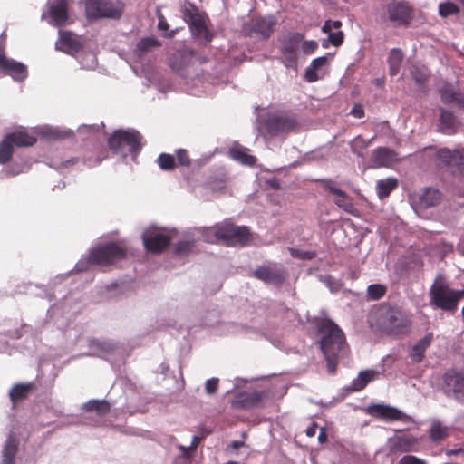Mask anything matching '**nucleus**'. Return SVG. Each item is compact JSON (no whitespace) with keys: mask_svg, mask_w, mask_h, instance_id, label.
<instances>
[{"mask_svg":"<svg viewBox=\"0 0 464 464\" xmlns=\"http://www.w3.org/2000/svg\"><path fill=\"white\" fill-rule=\"evenodd\" d=\"M91 348H96L102 352H111L113 350L112 344L106 343L104 341H101L99 339H92L89 343Z\"/></svg>","mask_w":464,"mask_h":464,"instance_id":"nucleus-51","label":"nucleus"},{"mask_svg":"<svg viewBox=\"0 0 464 464\" xmlns=\"http://www.w3.org/2000/svg\"><path fill=\"white\" fill-rule=\"evenodd\" d=\"M308 322L314 324L322 335L320 348L327 362L330 373H334L340 358L347 354V343L343 332L329 318L308 317Z\"/></svg>","mask_w":464,"mask_h":464,"instance_id":"nucleus-1","label":"nucleus"},{"mask_svg":"<svg viewBox=\"0 0 464 464\" xmlns=\"http://www.w3.org/2000/svg\"><path fill=\"white\" fill-rule=\"evenodd\" d=\"M318 47L315 41H304L302 46L303 52L306 54L314 53Z\"/></svg>","mask_w":464,"mask_h":464,"instance_id":"nucleus-57","label":"nucleus"},{"mask_svg":"<svg viewBox=\"0 0 464 464\" xmlns=\"http://www.w3.org/2000/svg\"><path fill=\"white\" fill-rule=\"evenodd\" d=\"M219 380L218 378H211L206 382L205 390L208 394H214L218 388Z\"/></svg>","mask_w":464,"mask_h":464,"instance_id":"nucleus-56","label":"nucleus"},{"mask_svg":"<svg viewBox=\"0 0 464 464\" xmlns=\"http://www.w3.org/2000/svg\"><path fill=\"white\" fill-rule=\"evenodd\" d=\"M78 162H79L78 158H72L66 161L62 162L59 168H67L70 166H73L74 164H76Z\"/></svg>","mask_w":464,"mask_h":464,"instance_id":"nucleus-61","label":"nucleus"},{"mask_svg":"<svg viewBox=\"0 0 464 464\" xmlns=\"http://www.w3.org/2000/svg\"><path fill=\"white\" fill-rule=\"evenodd\" d=\"M265 126L269 134L278 136L296 130L298 122L294 116L285 113H273L266 117Z\"/></svg>","mask_w":464,"mask_h":464,"instance_id":"nucleus-14","label":"nucleus"},{"mask_svg":"<svg viewBox=\"0 0 464 464\" xmlns=\"http://www.w3.org/2000/svg\"><path fill=\"white\" fill-rule=\"evenodd\" d=\"M318 425L316 422H313L310 427L307 428L305 433L307 437H314L316 433Z\"/></svg>","mask_w":464,"mask_h":464,"instance_id":"nucleus-60","label":"nucleus"},{"mask_svg":"<svg viewBox=\"0 0 464 464\" xmlns=\"http://www.w3.org/2000/svg\"><path fill=\"white\" fill-rule=\"evenodd\" d=\"M145 249L153 254L162 253L168 248L172 239L171 236L163 229L150 227L142 234Z\"/></svg>","mask_w":464,"mask_h":464,"instance_id":"nucleus-12","label":"nucleus"},{"mask_svg":"<svg viewBox=\"0 0 464 464\" xmlns=\"http://www.w3.org/2000/svg\"><path fill=\"white\" fill-rule=\"evenodd\" d=\"M156 162L160 169L164 171H172L177 167L175 156L169 153H160Z\"/></svg>","mask_w":464,"mask_h":464,"instance_id":"nucleus-41","label":"nucleus"},{"mask_svg":"<svg viewBox=\"0 0 464 464\" xmlns=\"http://www.w3.org/2000/svg\"><path fill=\"white\" fill-rule=\"evenodd\" d=\"M439 159L449 167H456L460 174H464V156L461 150L440 149L437 153Z\"/></svg>","mask_w":464,"mask_h":464,"instance_id":"nucleus-26","label":"nucleus"},{"mask_svg":"<svg viewBox=\"0 0 464 464\" xmlns=\"http://www.w3.org/2000/svg\"><path fill=\"white\" fill-rule=\"evenodd\" d=\"M411 75L414 82L419 85L425 83L429 78V73L427 72L426 69H422L418 66H413L411 69Z\"/></svg>","mask_w":464,"mask_h":464,"instance_id":"nucleus-48","label":"nucleus"},{"mask_svg":"<svg viewBox=\"0 0 464 464\" xmlns=\"http://www.w3.org/2000/svg\"><path fill=\"white\" fill-rule=\"evenodd\" d=\"M252 276L266 284L281 287L288 277V272L281 265L268 264L257 266Z\"/></svg>","mask_w":464,"mask_h":464,"instance_id":"nucleus-11","label":"nucleus"},{"mask_svg":"<svg viewBox=\"0 0 464 464\" xmlns=\"http://www.w3.org/2000/svg\"><path fill=\"white\" fill-rule=\"evenodd\" d=\"M378 324L384 332L400 334L409 326L410 321L401 308L388 305L380 308Z\"/></svg>","mask_w":464,"mask_h":464,"instance_id":"nucleus-6","label":"nucleus"},{"mask_svg":"<svg viewBox=\"0 0 464 464\" xmlns=\"http://www.w3.org/2000/svg\"><path fill=\"white\" fill-rule=\"evenodd\" d=\"M303 37L304 36L301 34H294L284 41L282 44V53L288 63V66L295 63L297 58L296 53Z\"/></svg>","mask_w":464,"mask_h":464,"instance_id":"nucleus-28","label":"nucleus"},{"mask_svg":"<svg viewBox=\"0 0 464 464\" xmlns=\"http://www.w3.org/2000/svg\"><path fill=\"white\" fill-rule=\"evenodd\" d=\"M228 181L227 171L223 168L213 170L207 178L204 187L212 192H218L224 189Z\"/></svg>","mask_w":464,"mask_h":464,"instance_id":"nucleus-29","label":"nucleus"},{"mask_svg":"<svg viewBox=\"0 0 464 464\" xmlns=\"http://www.w3.org/2000/svg\"><path fill=\"white\" fill-rule=\"evenodd\" d=\"M24 166V164L20 163L8 165L7 167H5L4 169H2V172H5V174L8 177H13L23 172Z\"/></svg>","mask_w":464,"mask_h":464,"instance_id":"nucleus-52","label":"nucleus"},{"mask_svg":"<svg viewBox=\"0 0 464 464\" xmlns=\"http://www.w3.org/2000/svg\"><path fill=\"white\" fill-rule=\"evenodd\" d=\"M397 464H427L425 460L420 459L413 455L403 456Z\"/></svg>","mask_w":464,"mask_h":464,"instance_id":"nucleus-55","label":"nucleus"},{"mask_svg":"<svg viewBox=\"0 0 464 464\" xmlns=\"http://www.w3.org/2000/svg\"><path fill=\"white\" fill-rule=\"evenodd\" d=\"M368 411L372 416L386 420H410L411 418L399 409L389 405L375 404L369 407Z\"/></svg>","mask_w":464,"mask_h":464,"instance_id":"nucleus-18","label":"nucleus"},{"mask_svg":"<svg viewBox=\"0 0 464 464\" xmlns=\"http://www.w3.org/2000/svg\"><path fill=\"white\" fill-rule=\"evenodd\" d=\"M433 335L432 334H426L420 339L412 348L410 356L414 362H420L424 358L426 349L430 345Z\"/></svg>","mask_w":464,"mask_h":464,"instance_id":"nucleus-34","label":"nucleus"},{"mask_svg":"<svg viewBox=\"0 0 464 464\" xmlns=\"http://www.w3.org/2000/svg\"><path fill=\"white\" fill-rule=\"evenodd\" d=\"M440 123L441 130L444 133L450 134L453 132L456 125V117L453 112L444 108H440Z\"/></svg>","mask_w":464,"mask_h":464,"instance_id":"nucleus-36","label":"nucleus"},{"mask_svg":"<svg viewBox=\"0 0 464 464\" xmlns=\"http://www.w3.org/2000/svg\"><path fill=\"white\" fill-rule=\"evenodd\" d=\"M379 376V372L375 370L361 371L356 379L352 383L344 388L347 392H360L363 390L366 385Z\"/></svg>","mask_w":464,"mask_h":464,"instance_id":"nucleus-30","label":"nucleus"},{"mask_svg":"<svg viewBox=\"0 0 464 464\" xmlns=\"http://www.w3.org/2000/svg\"><path fill=\"white\" fill-rule=\"evenodd\" d=\"M454 296L456 298V304L458 305L459 302L464 297V289H462V290H455Z\"/></svg>","mask_w":464,"mask_h":464,"instance_id":"nucleus-64","label":"nucleus"},{"mask_svg":"<svg viewBox=\"0 0 464 464\" xmlns=\"http://www.w3.org/2000/svg\"><path fill=\"white\" fill-rule=\"evenodd\" d=\"M459 13V7L453 2L447 1L439 5V14L442 17L457 14Z\"/></svg>","mask_w":464,"mask_h":464,"instance_id":"nucleus-46","label":"nucleus"},{"mask_svg":"<svg viewBox=\"0 0 464 464\" xmlns=\"http://www.w3.org/2000/svg\"><path fill=\"white\" fill-rule=\"evenodd\" d=\"M276 20L273 17H253L243 27L244 34L259 40L268 39L274 32Z\"/></svg>","mask_w":464,"mask_h":464,"instance_id":"nucleus-13","label":"nucleus"},{"mask_svg":"<svg viewBox=\"0 0 464 464\" xmlns=\"http://www.w3.org/2000/svg\"><path fill=\"white\" fill-rule=\"evenodd\" d=\"M267 396L265 391L239 392L234 395L230 403L236 410H249L258 408L262 405L263 400Z\"/></svg>","mask_w":464,"mask_h":464,"instance_id":"nucleus-17","label":"nucleus"},{"mask_svg":"<svg viewBox=\"0 0 464 464\" xmlns=\"http://www.w3.org/2000/svg\"><path fill=\"white\" fill-rule=\"evenodd\" d=\"M82 409L85 412H95L99 417H103L111 411V404L106 400H90Z\"/></svg>","mask_w":464,"mask_h":464,"instance_id":"nucleus-32","label":"nucleus"},{"mask_svg":"<svg viewBox=\"0 0 464 464\" xmlns=\"http://www.w3.org/2000/svg\"><path fill=\"white\" fill-rule=\"evenodd\" d=\"M247 152L248 149L236 143L229 150V156L232 159L241 162L242 164L254 166L256 164V159L255 156H252Z\"/></svg>","mask_w":464,"mask_h":464,"instance_id":"nucleus-33","label":"nucleus"},{"mask_svg":"<svg viewBox=\"0 0 464 464\" xmlns=\"http://www.w3.org/2000/svg\"><path fill=\"white\" fill-rule=\"evenodd\" d=\"M220 232L223 237V244L227 246H244L252 240L251 232L246 226H237L231 222H224Z\"/></svg>","mask_w":464,"mask_h":464,"instance_id":"nucleus-10","label":"nucleus"},{"mask_svg":"<svg viewBox=\"0 0 464 464\" xmlns=\"http://www.w3.org/2000/svg\"><path fill=\"white\" fill-rule=\"evenodd\" d=\"M24 166V164L20 163L8 165L7 167H5L4 169H2V172H5V174L8 177H13L23 172Z\"/></svg>","mask_w":464,"mask_h":464,"instance_id":"nucleus-53","label":"nucleus"},{"mask_svg":"<svg viewBox=\"0 0 464 464\" xmlns=\"http://www.w3.org/2000/svg\"><path fill=\"white\" fill-rule=\"evenodd\" d=\"M321 184L323 188L331 194L337 196L339 198L334 203L345 211H350L353 208L352 200L347 193L335 187V181L331 179H320L316 180Z\"/></svg>","mask_w":464,"mask_h":464,"instance_id":"nucleus-19","label":"nucleus"},{"mask_svg":"<svg viewBox=\"0 0 464 464\" xmlns=\"http://www.w3.org/2000/svg\"><path fill=\"white\" fill-rule=\"evenodd\" d=\"M440 388L447 398L464 404V370H446L441 375Z\"/></svg>","mask_w":464,"mask_h":464,"instance_id":"nucleus-5","label":"nucleus"},{"mask_svg":"<svg viewBox=\"0 0 464 464\" xmlns=\"http://www.w3.org/2000/svg\"><path fill=\"white\" fill-rule=\"evenodd\" d=\"M128 249L121 242L111 241L98 244L89 250L88 255L75 265V271L85 272L90 266H108L114 265L127 256Z\"/></svg>","mask_w":464,"mask_h":464,"instance_id":"nucleus-2","label":"nucleus"},{"mask_svg":"<svg viewBox=\"0 0 464 464\" xmlns=\"http://www.w3.org/2000/svg\"><path fill=\"white\" fill-rule=\"evenodd\" d=\"M397 187L398 179L395 178H387L378 180L376 185L378 197L381 199L387 198Z\"/></svg>","mask_w":464,"mask_h":464,"instance_id":"nucleus-35","label":"nucleus"},{"mask_svg":"<svg viewBox=\"0 0 464 464\" xmlns=\"http://www.w3.org/2000/svg\"><path fill=\"white\" fill-rule=\"evenodd\" d=\"M459 91L454 89L450 84H445L439 90L440 99L445 104L453 103V101L456 95L459 93Z\"/></svg>","mask_w":464,"mask_h":464,"instance_id":"nucleus-44","label":"nucleus"},{"mask_svg":"<svg viewBox=\"0 0 464 464\" xmlns=\"http://www.w3.org/2000/svg\"><path fill=\"white\" fill-rule=\"evenodd\" d=\"M318 440L320 443H324L327 440V433L325 428H321L320 433L318 436Z\"/></svg>","mask_w":464,"mask_h":464,"instance_id":"nucleus-62","label":"nucleus"},{"mask_svg":"<svg viewBox=\"0 0 464 464\" xmlns=\"http://www.w3.org/2000/svg\"><path fill=\"white\" fill-rule=\"evenodd\" d=\"M453 103L459 108V109H464V93L461 92H459V93L456 95Z\"/></svg>","mask_w":464,"mask_h":464,"instance_id":"nucleus-59","label":"nucleus"},{"mask_svg":"<svg viewBox=\"0 0 464 464\" xmlns=\"http://www.w3.org/2000/svg\"><path fill=\"white\" fill-rule=\"evenodd\" d=\"M192 35L198 39L200 44L206 45L211 42L213 35L207 28L205 17L199 13L188 21Z\"/></svg>","mask_w":464,"mask_h":464,"instance_id":"nucleus-24","label":"nucleus"},{"mask_svg":"<svg viewBox=\"0 0 464 464\" xmlns=\"http://www.w3.org/2000/svg\"><path fill=\"white\" fill-rule=\"evenodd\" d=\"M182 13L184 15V18L188 22L190 21L195 15L199 14V12L198 8L191 3L187 2L183 8Z\"/></svg>","mask_w":464,"mask_h":464,"instance_id":"nucleus-50","label":"nucleus"},{"mask_svg":"<svg viewBox=\"0 0 464 464\" xmlns=\"http://www.w3.org/2000/svg\"><path fill=\"white\" fill-rule=\"evenodd\" d=\"M194 59L198 60L200 63L207 62L205 57L198 56L195 51L185 49L173 54L169 65L181 77L187 78L190 76V68Z\"/></svg>","mask_w":464,"mask_h":464,"instance_id":"nucleus-15","label":"nucleus"},{"mask_svg":"<svg viewBox=\"0 0 464 464\" xmlns=\"http://www.w3.org/2000/svg\"><path fill=\"white\" fill-rule=\"evenodd\" d=\"M37 390L34 382L26 383H15L9 392V398L14 407L19 402L26 400Z\"/></svg>","mask_w":464,"mask_h":464,"instance_id":"nucleus-27","label":"nucleus"},{"mask_svg":"<svg viewBox=\"0 0 464 464\" xmlns=\"http://www.w3.org/2000/svg\"><path fill=\"white\" fill-rule=\"evenodd\" d=\"M417 443V438L411 435L393 436L388 440L387 447L391 454H401L411 451Z\"/></svg>","mask_w":464,"mask_h":464,"instance_id":"nucleus-22","label":"nucleus"},{"mask_svg":"<svg viewBox=\"0 0 464 464\" xmlns=\"http://www.w3.org/2000/svg\"><path fill=\"white\" fill-rule=\"evenodd\" d=\"M141 134L135 129H119L108 138V147L114 154L126 158L136 156L141 150Z\"/></svg>","mask_w":464,"mask_h":464,"instance_id":"nucleus-3","label":"nucleus"},{"mask_svg":"<svg viewBox=\"0 0 464 464\" xmlns=\"http://www.w3.org/2000/svg\"><path fill=\"white\" fill-rule=\"evenodd\" d=\"M322 31L324 33H327L328 34L332 32V21L327 20L324 22V24L322 27Z\"/></svg>","mask_w":464,"mask_h":464,"instance_id":"nucleus-63","label":"nucleus"},{"mask_svg":"<svg viewBox=\"0 0 464 464\" xmlns=\"http://www.w3.org/2000/svg\"><path fill=\"white\" fill-rule=\"evenodd\" d=\"M177 166L189 168L191 166V159L188 152L185 149H179L176 150Z\"/></svg>","mask_w":464,"mask_h":464,"instance_id":"nucleus-49","label":"nucleus"},{"mask_svg":"<svg viewBox=\"0 0 464 464\" xmlns=\"http://www.w3.org/2000/svg\"><path fill=\"white\" fill-rule=\"evenodd\" d=\"M37 139L29 134L24 129H20L14 132L8 133L2 140V165H5L10 161L14 147H30L36 142Z\"/></svg>","mask_w":464,"mask_h":464,"instance_id":"nucleus-9","label":"nucleus"},{"mask_svg":"<svg viewBox=\"0 0 464 464\" xmlns=\"http://www.w3.org/2000/svg\"><path fill=\"white\" fill-rule=\"evenodd\" d=\"M222 230V223L217 224L214 227H203L201 235L204 240L210 244L223 243V237L220 235Z\"/></svg>","mask_w":464,"mask_h":464,"instance_id":"nucleus-38","label":"nucleus"},{"mask_svg":"<svg viewBox=\"0 0 464 464\" xmlns=\"http://www.w3.org/2000/svg\"><path fill=\"white\" fill-rule=\"evenodd\" d=\"M441 200L440 192L432 188H424L418 195V204L420 208H428L437 206Z\"/></svg>","mask_w":464,"mask_h":464,"instance_id":"nucleus-31","label":"nucleus"},{"mask_svg":"<svg viewBox=\"0 0 464 464\" xmlns=\"http://www.w3.org/2000/svg\"><path fill=\"white\" fill-rule=\"evenodd\" d=\"M449 436V429L440 421H434L430 429V438L432 441H440Z\"/></svg>","mask_w":464,"mask_h":464,"instance_id":"nucleus-42","label":"nucleus"},{"mask_svg":"<svg viewBox=\"0 0 464 464\" xmlns=\"http://www.w3.org/2000/svg\"><path fill=\"white\" fill-rule=\"evenodd\" d=\"M380 18L394 26H408L414 18L413 9L405 1L390 0L382 6Z\"/></svg>","mask_w":464,"mask_h":464,"instance_id":"nucleus-4","label":"nucleus"},{"mask_svg":"<svg viewBox=\"0 0 464 464\" xmlns=\"http://www.w3.org/2000/svg\"><path fill=\"white\" fill-rule=\"evenodd\" d=\"M454 295L455 290L451 289L442 278L439 277L430 288V304L445 312L454 313L458 308Z\"/></svg>","mask_w":464,"mask_h":464,"instance_id":"nucleus-8","label":"nucleus"},{"mask_svg":"<svg viewBox=\"0 0 464 464\" xmlns=\"http://www.w3.org/2000/svg\"><path fill=\"white\" fill-rule=\"evenodd\" d=\"M194 246L195 240L193 238L181 239L176 244L174 254L180 257L187 256L191 253Z\"/></svg>","mask_w":464,"mask_h":464,"instance_id":"nucleus-43","label":"nucleus"},{"mask_svg":"<svg viewBox=\"0 0 464 464\" xmlns=\"http://www.w3.org/2000/svg\"><path fill=\"white\" fill-rule=\"evenodd\" d=\"M351 114L356 118H362L364 116V110L362 105L355 104L351 111Z\"/></svg>","mask_w":464,"mask_h":464,"instance_id":"nucleus-58","label":"nucleus"},{"mask_svg":"<svg viewBox=\"0 0 464 464\" xmlns=\"http://www.w3.org/2000/svg\"><path fill=\"white\" fill-rule=\"evenodd\" d=\"M328 41L334 45V46H339L343 42V33L342 31L337 32H331L328 34Z\"/></svg>","mask_w":464,"mask_h":464,"instance_id":"nucleus-54","label":"nucleus"},{"mask_svg":"<svg viewBox=\"0 0 464 464\" xmlns=\"http://www.w3.org/2000/svg\"><path fill=\"white\" fill-rule=\"evenodd\" d=\"M387 288L385 285L381 284H373L367 288V296L371 300H379L386 293Z\"/></svg>","mask_w":464,"mask_h":464,"instance_id":"nucleus-45","label":"nucleus"},{"mask_svg":"<svg viewBox=\"0 0 464 464\" xmlns=\"http://www.w3.org/2000/svg\"><path fill=\"white\" fill-rule=\"evenodd\" d=\"M402 61L403 53L401 50L398 48L392 49L388 57L389 73L391 76H395L398 74Z\"/></svg>","mask_w":464,"mask_h":464,"instance_id":"nucleus-37","label":"nucleus"},{"mask_svg":"<svg viewBox=\"0 0 464 464\" xmlns=\"http://www.w3.org/2000/svg\"><path fill=\"white\" fill-rule=\"evenodd\" d=\"M327 63V57L321 56L314 60H313L312 63L305 70V80L309 82H316L319 77L317 74V70L321 69Z\"/></svg>","mask_w":464,"mask_h":464,"instance_id":"nucleus-39","label":"nucleus"},{"mask_svg":"<svg viewBox=\"0 0 464 464\" xmlns=\"http://www.w3.org/2000/svg\"><path fill=\"white\" fill-rule=\"evenodd\" d=\"M47 6L48 12L43 14V20L49 19V24L56 27L63 26L68 23V0H49Z\"/></svg>","mask_w":464,"mask_h":464,"instance_id":"nucleus-16","label":"nucleus"},{"mask_svg":"<svg viewBox=\"0 0 464 464\" xmlns=\"http://www.w3.org/2000/svg\"><path fill=\"white\" fill-rule=\"evenodd\" d=\"M160 46H161V44L156 37H144L138 42L135 52L139 56H141Z\"/></svg>","mask_w":464,"mask_h":464,"instance_id":"nucleus-40","label":"nucleus"},{"mask_svg":"<svg viewBox=\"0 0 464 464\" xmlns=\"http://www.w3.org/2000/svg\"><path fill=\"white\" fill-rule=\"evenodd\" d=\"M20 428L13 427L10 430L6 442L5 444L2 464H14V457L18 451L20 444Z\"/></svg>","mask_w":464,"mask_h":464,"instance_id":"nucleus-23","label":"nucleus"},{"mask_svg":"<svg viewBox=\"0 0 464 464\" xmlns=\"http://www.w3.org/2000/svg\"><path fill=\"white\" fill-rule=\"evenodd\" d=\"M124 11V4L113 0H86L85 12L88 19H120Z\"/></svg>","mask_w":464,"mask_h":464,"instance_id":"nucleus-7","label":"nucleus"},{"mask_svg":"<svg viewBox=\"0 0 464 464\" xmlns=\"http://www.w3.org/2000/svg\"><path fill=\"white\" fill-rule=\"evenodd\" d=\"M350 145L352 151L354 154L362 157V151L369 146V141L365 140L361 136H357L353 140L351 141Z\"/></svg>","mask_w":464,"mask_h":464,"instance_id":"nucleus-47","label":"nucleus"},{"mask_svg":"<svg viewBox=\"0 0 464 464\" xmlns=\"http://www.w3.org/2000/svg\"><path fill=\"white\" fill-rule=\"evenodd\" d=\"M2 75L11 76L16 82H23L28 75L27 67L17 61L2 54Z\"/></svg>","mask_w":464,"mask_h":464,"instance_id":"nucleus-20","label":"nucleus"},{"mask_svg":"<svg viewBox=\"0 0 464 464\" xmlns=\"http://www.w3.org/2000/svg\"><path fill=\"white\" fill-rule=\"evenodd\" d=\"M56 48L68 54L73 55L82 48V44L72 32L60 31L59 39L56 42Z\"/></svg>","mask_w":464,"mask_h":464,"instance_id":"nucleus-25","label":"nucleus"},{"mask_svg":"<svg viewBox=\"0 0 464 464\" xmlns=\"http://www.w3.org/2000/svg\"><path fill=\"white\" fill-rule=\"evenodd\" d=\"M370 161L374 168L390 167L399 161L398 153L388 147H379L372 152Z\"/></svg>","mask_w":464,"mask_h":464,"instance_id":"nucleus-21","label":"nucleus"}]
</instances>
